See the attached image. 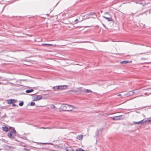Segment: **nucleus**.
<instances>
[{"instance_id": "17", "label": "nucleus", "mask_w": 151, "mask_h": 151, "mask_svg": "<svg viewBox=\"0 0 151 151\" xmlns=\"http://www.w3.org/2000/svg\"><path fill=\"white\" fill-rule=\"evenodd\" d=\"M2 129L4 131L7 132L8 130V128L7 127L5 126L2 127Z\"/></svg>"}, {"instance_id": "15", "label": "nucleus", "mask_w": 151, "mask_h": 151, "mask_svg": "<svg viewBox=\"0 0 151 151\" xmlns=\"http://www.w3.org/2000/svg\"><path fill=\"white\" fill-rule=\"evenodd\" d=\"M103 17L106 19L108 20V21H112V19L111 17H107L105 16H103Z\"/></svg>"}, {"instance_id": "30", "label": "nucleus", "mask_w": 151, "mask_h": 151, "mask_svg": "<svg viewBox=\"0 0 151 151\" xmlns=\"http://www.w3.org/2000/svg\"><path fill=\"white\" fill-rule=\"evenodd\" d=\"M144 13H141L139 14L138 16L140 15H143L144 14Z\"/></svg>"}, {"instance_id": "34", "label": "nucleus", "mask_w": 151, "mask_h": 151, "mask_svg": "<svg viewBox=\"0 0 151 151\" xmlns=\"http://www.w3.org/2000/svg\"><path fill=\"white\" fill-rule=\"evenodd\" d=\"M151 89V88H149L148 89Z\"/></svg>"}, {"instance_id": "4", "label": "nucleus", "mask_w": 151, "mask_h": 151, "mask_svg": "<svg viewBox=\"0 0 151 151\" xmlns=\"http://www.w3.org/2000/svg\"><path fill=\"white\" fill-rule=\"evenodd\" d=\"M136 3L137 4H139L142 6L146 4V3L144 0L139 1L137 2H136Z\"/></svg>"}, {"instance_id": "1", "label": "nucleus", "mask_w": 151, "mask_h": 151, "mask_svg": "<svg viewBox=\"0 0 151 151\" xmlns=\"http://www.w3.org/2000/svg\"><path fill=\"white\" fill-rule=\"evenodd\" d=\"M73 106L68 104H63L60 107L61 109L64 111H70L72 110Z\"/></svg>"}, {"instance_id": "8", "label": "nucleus", "mask_w": 151, "mask_h": 151, "mask_svg": "<svg viewBox=\"0 0 151 151\" xmlns=\"http://www.w3.org/2000/svg\"><path fill=\"white\" fill-rule=\"evenodd\" d=\"M7 136L8 137L11 138H14V136L11 133H8L7 134Z\"/></svg>"}, {"instance_id": "38", "label": "nucleus", "mask_w": 151, "mask_h": 151, "mask_svg": "<svg viewBox=\"0 0 151 151\" xmlns=\"http://www.w3.org/2000/svg\"><path fill=\"white\" fill-rule=\"evenodd\" d=\"M0 84H1V83H0Z\"/></svg>"}, {"instance_id": "39", "label": "nucleus", "mask_w": 151, "mask_h": 151, "mask_svg": "<svg viewBox=\"0 0 151 151\" xmlns=\"http://www.w3.org/2000/svg\"><path fill=\"white\" fill-rule=\"evenodd\" d=\"M150 106L151 107V105Z\"/></svg>"}, {"instance_id": "32", "label": "nucleus", "mask_w": 151, "mask_h": 151, "mask_svg": "<svg viewBox=\"0 0 151 151\" xmlns=\"http://www.w3.org/2000/svg\"><path fill=\"white\" fill-rule=\"evenodd\" d=\"M121 96V94H119L118 95V96Z\"/></svg>"}, {"instance_id": "14", "label": "nucleus", "mask_w": 151, "mask_h": 151, "mask_svg": "<svg viewBox=\"0 0 151 151\" xmlns=\"http://www.w3.org/2000/svg\"><path fill=\"white\" fill-rule=\"evenodd\" d=\"M83 138V136L82 135H80L78 136L77 138L79 140H82Z\"/></svg>"}, {"instance_id": "33", "label": "nucleus", "mask_w": 151, "mask_h": 151, "mask_svg": "<svg viewBox=\"0 0 151 151\" xmlns=\"http://www.w3.org/2000/svg\"><path fill=\"white\" fill-rule=\"evenodd\" d=\"M103 24V26H104L105 27H105V25H104L103 24Z\"/></svg>"}, {"instance_id": "24", "label": "nucleus", "mask_w": 151, "mask_h": 151, "mask_svg": "<svg viewBox=\"0 0 151 151\" xmlns=\"http://www.w3.org/2000/svg\"><path fill=\"white\" fill-rule=\"evenodd\" d=\"M76 151H84L83 150L82 148H79L76 150Z\"/></svg>"}, {"instance_id": "37", "label": "nucleus", "mask_w": 151, "mask_h": 151, "mask_svg": "<svg viewBox=\"0 0 151 151\" xmlns=\"http://www.w3.org/2000/svg\"><path fill=\"white\" fill-rule=\"evenodd\" d=\"M44 144H47V143H44Z\"/></svg>"}, {"instance_id": "18", "label": "nucleus", "mask_w": 151, "mask_h": 151, "mask_svg": "<svg viewBox=\"0 0 151 151\" xmlns=\"http://www.w3.org/2000/svg\"><path fill=\"white\" fill-rule=\"evenodd\" d=\"M14 101V100H7L8 103L10 104H12V103H13V101Z\"/></svg>"}, {"instance_id": "3", "label": "nucleus", "mask_w": 151, "mask_h": 151, "mask_svg": "<svg viewBox=\"0 0 151 151\" xmlns=\"http://www.w3.org/2000/svg\"><path fill=\"white\" fill-rule=\"evenodd\" d=\"M123 115H120L118 116H116L114 117H112V119L114 120H121L123 119V118H122L121 117Z\"/></svg>"}, {"instance_id": "10", "label": "nucleus", "mask_w": 151, "mask_h": 151, "mask_svg": "<svg viewBox=\"0 0 151 151\" xmlns=\"http://www.w3.org/2000/svg\"><path fill=\"white\" fill-rule=\"evenodd\" d=\"M144 122V120H142L139 122H134V124H142L143 123H144V122Z\"/></svg>"}, {"instance_id": "36", "label": "nucleus", "mask_w": 151, "mask_h": 151, "mask_svg": "<svg viewBox=\"0 0 151 151\" xmlns=\"http://www.w3.org/2000/svg\"><path fill=\"white\" fill-rule=\"evenodd\" d=\"M143 54V53H140V54Z\"/></svg>"}, {"instance_id": "6", "label": "nucleus", "mask_w": 151, "mask_h": 151, "mask_svg": "<svg viewBox=\"0 0 151 151\" xmlns=\"http://www.w3.org/2000/svg\"><path fill=\"white\" fill-rule=\"evenodd\" d=\"M69 93H70L72 94H76V89L70 90L68 91Z\"/></svg>"}, {"instance_id": "28", "label": "nucleus", "mask_w": 151, "mask_h": 151, "mask_svg": "<svg viewBox=\"0 0 151 151\" xmlns=\"http://www.w3.org/2000/svg\"><path fill=\"white\" fill-rule=\"evenodd\" d=\"M151 120L150 119V120H146V121H145L143 122L144 123H146V122H151Z\"/></svg>"}, {"instance_id": "5", "label": "nucleus", "mask_w": 151, "mask_h": 151, "mask_svg": "<svg viewBox=\"0 0 151 151\" xmlns=\"http://www.w3.org/2000/svg\"><path fill=\"white\" fill-rule=\"evenodd\" d=\"M9 130L10 132L12 133H16V131L14 129V128L13 127H10Z\"/></svg>"}, {"instance_id": "21", "label": "nucleus", "mask_w": 151, "mask_h": 151, "mask_svg": "<svg viewBox=\"0 0 151 151\" xmlns=\"http://www.w3.org/2000/svg\"><path fill=\"white\" fill-rule=\"evenodd\" d=\"M42 46H45V45L52 46V44H51L43 43V44H42Z\"/></svg>"}, {"instance_id": "27", "label": "nucleus", "mask_w": 151, "mask_h": 151, "mask_svg": "<svg viewBox=\"0 0 151 151\" xmlns=\"http://www.w3.org/2000/svg\"><path fill=\"white\" fill-rule=\"evenodd\" d=\"M35 104V103L34 102H31L30 103V105L32 106H34Z\"/></svg>"}, {"instance_id": "25", "label": "nucleus", "mask_w": 151, "mask_h": 151, "mask_svg": "<svg viewBox=\"0 0 151 151\" xmlns=\"http://www.w3.org/2000/svg\"><path fill=\"white\" fill-rule=\"evenodd\" d=\"M50 108L51 109H54L55 108V106L53 104L50 105Z\"/></svg>"}, {"instance_id": "12", "label": "nucleus", "mask_w": 151, "mask_h": 151, "mask_svg": "<svg viewBox=\"0 0 151 151\" xmlns=\"http://www.w3.org/2000/svg\"><path fill=\"white\" fill-rule=\"evenodd\" d=\"M129 63V62L128 60L123 61L120 63L122 64H127Z\"/></svg>"}, {"instance_id": "31", "label": "nucleus", "mask_w": 151, "mask_h": 151, "mask_svg": "<svg viewBox=\"0 0 151 151\" xmlns=\"http://www.w3.org/2000/svg\"><path fill=\"white\" fill-rule=\"evenodd\" d=\"M24 149L25 150H27L28 151H29V150L26 149V148H24Z\"/></svg>"}, {"instance_id": "2", "label": "nucleus", "mask_w": 151, "mask_h": 151, "mask_svg": "<svg viewBox=\"0 0 151 151\" xmlns=\"http://www.w3.org/2000/svg\"><path fill=\"white\" fill-rule=\"evenodd\" d=\"M76 94H80L83 93V88L80 87L76 89Z\"/></svg>"}, {"instance_id": "26", "label": "nucleus", "mask_w": 151, "mask_h": 151, "mask_svg": "<svg viewBox=\"0 0 151 151\" xmlns=\"http://www.w3.org/2000/svg\"><path fill=\"white\" fill-rule=\"evenodd\" d=\"M24 104V102L23 101H21L19 104V105L20 106H22Z\"/></svg>"}, {"instance_id": "29", "label": "nucleus", "mask_w": 151, "mask_h": 151, "mask_svg": "<svg viewBox=\"0 0 151 151\" xmlns=\"http://www.w3.org/2000/svg\"><path fill=\"white\" fill-rule=\"evenodd\" d=\"M78 19H77L75 21V23L76 24L77 23H78Z\"/></svg>"}, {"instance_id": "11", "label": "nucleus", "mask_w": 151, "mask_h": 151, "mask_svg": "<svg viewBox=\"0 0 151 151\" xmlns=\"http://www.w3.org/2000/svg\"><path fill=\"white\" fill-rule=\"evenodd\" d=\"M137 93V90H134L133 91H129V95H132L133 94H136Z\"/></svg>"}, {"instance_id": "7", "label": "nucleus", "mask_w": 151, "mask_h": 151, "mask_svg": "<svg viewBox=\"0 0 151 151\" xmlns=\"http://www.w3.org/2000/svg\"><path fill=\"white\" fill-rule=\"evenodd\" d=\"M42 98L41 95H37L35 98V101H37L41 99Z\"/></svg>"}, {"instance_id": "23", "label": "nucleus", "mask_w": 151, "mask_h": 151, "mask_svg": "<svg viewBox=\"0 0 151 151\" xmlns=\"http://www.w3.org/2000/svg\"><path fill=\"white\" fill-rule=\"evenodd\" d=\"M53 88L54 90H58V89H59V87H58V86H56L53 87Z\"/></svg>"}, {"instance_id": "9", "label": "nucleus", "mask_w": 151, "mask_h": 151, "mask_svg": "<svg viewBox=\"0 0 151 151\" xmlns=\"http://www.w3.org/2000/svg\"><path fill=\"white\" fill-rule=\"evenodd\" d=\"M83 93H89L92 92V91L91 90H89L88 89H85L83 88Z\"/></svg>"}, {"instance_id": "16", "label": "nucleus", "mask_w": 151, "mask_h": 151, "mask_svg": "<svg viewBox=\"0 0 151 151\" xmlns=\"http://www.w3.org/2000/svg\"><path fill=\"white\" fill-rule=\"evenodd\" d=\"M65 150L66 151H74L73 149L71 147L66 148Z\"/></svg>"}, {"instance_id": "19", "label": "nucleus", "mask_w": 151, "mask_h": 151, "mask_svg": "<svg viewBox=\"0 0 151 151\" xmlns=\"http://www.w3.org/2000/svg\"><path fill=\"white\" fill-rule=\"evenodd\" d=\"M33 91V90L32 89L30 90H26L25 91L27 93H30Z\"/></svg>"}, {"instance_id": "20", "label": "nucleus", "mask_w": 151, "mask_h": 151, "mask_svg": "<svg viewBox=\"0 0 151 151\" xmlns=\"http://www.w3.org/2000/svg\"><path fill=\"white\" fill-rule=\"evenodd\" d=\"M88 15H90V16H92V15L94 16V15L95 16H96V15H95V14L94 12L90 13L88 14Z\"/></svg>"}, {"instance_id": "22", "label": "nucleus", "mask_w": 151, "mask_h": 151, "mask_svg": "<svg viewBox=\"0 0 151 151\" xmlns=\"http://www.w3.org/2000/svg\"><path fill=\"white\" fill-rule=\"evenodd\" d=\"M15 102V101L14 100V101H13V103H12V106H17V107L18 106V105L14 104V103Z\"/></svg>"}, {"instance_id": "13", "label": "nucleus", "mask_w": 151, "mask_h": 151, "mask_svg": "<svg viewBox=\"0 0 151 151\" xmlns=\"http://www.w3.org/2000/svg\"><path fill=\"white\" fill-rule=\"evenodd\" d=\"M58 87H59V88L58 89L62 90V89H65L64 88V87H65V88H66L67 87V86H66L64 85V86H58Z\"/></svg>"}, {"instance_id": "35", "label": "nucleus", "mask_w": 151, "mask_h": 151, "mask_svg": "<svg viewBox=\"0 0 151 151\" xmlns=\"http://www.w3.org/2000/svg\"><path fill=\"white\" fill-rule=\"evenodd\" d=\"M47 128V129H50V128H49V127H47V128Z\"/></svg>"}]
</instances>
